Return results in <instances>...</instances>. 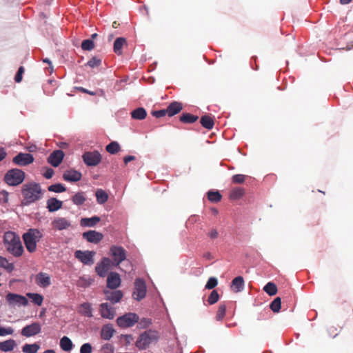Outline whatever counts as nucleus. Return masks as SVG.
Here are the masks:
<instances>
[{
    "instance_id": "nucleus-1",
    "label": "nucleus",
    "mask_w": 353,
    "mask_h": 353,
    "mask_svg": "<svg viewBox=\"0 0 353 353\" xmlns=\"http://www.w3.org/2000/svg\"><path fill=\"white\" fill-rule=\"evenodd\" d=\"M3 243L6 250L16 257L21 256L23 253L20 237L13 232H6L3 236Z\"/></svg>"
},
{
    "instance_id": "nucleus-2",
    "label": "nucleus",
    "mask_w": 353,
    "mask_h": 353,
    "mask_svg": "<svg viewBox=\"0 0 353 353\" xmlns=\"http://www.w3.org/2000/svg\"><path fill=\"white\" fill-rule=\"evenodd\" d=\"M21 193L26 204L34 203L41 198L42 191L39 183L32 182L23 185Z\"/></svg>"
},
{
    "instance_id": "nucleus-3",
    "label": "nucleus",
    "mask_w": 353,
    "mask_h": 353,
    "mask_svg": "<svg viewBox=\"0 0 353 353\" xmlns=\"http://www.w3.org/2000/svg\"><path fill=\"white\" fill-rule=\"evenodd\" d=\"M22 237L27 250L33 253L37 250V243L43 238V234L38 229L30 228Z\"/></svg>"
},
{
    "instance_id": "nucleus-4",
    "label": "nucleus",
    "mask_w": 353,
    "mask_h": 353,
    "mask_svg": "<svg viewBox=\"0 0 353 353\" xmlns=\"http://www.w3.org/2000/svg\"><path fill=\"white\" fill-rule=\"evenodd\" d=\"M159 334L154 330H147L142 333L136 341V346L139 350H145L150 344L157 341Z\"/></svg>"
},
{
    "instance_id": "nucleus-5",
    "label": "nucleus",
    "mask_w": 353,
    "mask_h": 353,
    "mask_svg": "<svg viewBox=\"0 0 353 353\" xmlns=\"http://www.w3.org/2000/svg\"><path fill=\"white\" fill-rule=\"evenodd\" d=\"M25 179V172L21 170L14 168L8 170L4 176V181L9 185L16 186Z\"/></svg>"
},
{
    "instance_id": "nucleus-6",
    "label": "nucleus",
    "mask_w": 353,
    "mask_h": 353,
    "mask_svg": "<svg viewBox=\"0 0 353 353\" xmlns=\"http://www.w3.org/2000/svg\"><path fill=\"white\" fill-rule=\"evenodd\" d=\"M139 321V316L134 313L125 314L117 319L120 327L126 328L133 326Z\"/></svg>"
},
{
    "instance_id": "nucleus-7",
    "label": "nucleus",
    "mask_w": 353,
    "mask_h": 353,
    "mask_svg": "<svg viewBox=\"0 0 353 353\" xmlns=\"http://www.w3.org/2000/svg\"><path fill=\"white\" fill-rule=\"evenodd\" d=\"M82 159L88 166H96L101 161V155L97 150L91 152H85L82 155Z\"/></svg>"
},
{
    "instance_id": "nucleus-8",
    "label": "nucleus",
    "mask_w": 353,
    "mask_h": 353,
    "mask_svg": "<svg viewBox=\"0 0 353 353\" xmlns=\"http://www.w3.org/2000/svg\"><path fill=\"white\" fill-rule=\"evenodd\" d=\"M145 283L142 279H137L134 281V290L133 292V297L137 301H141L146 295Z\"/></svg>"
},
{
    "instance_id": "nucleus-9",
    "label": "nucleus",
    "mask_w": 353,
    "mask_h": 353,
    "mask_svg": "<svg viewBox=\"0 0 353 353\" xmlns=\"http://www.w3.org/2000/svg\"><path fill=\"white\" fill-rule=\"evenodd\" d=\"M96 252L94 251H81L77 250L74 252V256L84 265H91L94 263V256Z\"/></svg>"
},
{
    "instance_id": "nucleus-10",
    "label": "nucleus",
    "mask_w": 353,
    "mask_h": 353,
    "mask_svg": "<svg viewBox=\"0 0 353 353\" xmlns=\"http://www.w3.org/2000/svg\"><path fill=\"white\" fill-rule=\"evenodd\" d=\"M110 252L117 265L126 259V251L121 246L112 245Z\"/></svg>"
},
{
    "instance_id": "nucleus-11",
    "label": "nucleus",
    "mask_w": 353,
    "mask_h": 353,
    "mask_svg": "<svg viewBox=\"0 0 353 353\" xmlns=\"http://www.w3.org/2000/svg\"><path fill=\"white\" fill-rule=\"evenodd\" d=\"M33 161L34 157L30 153H19L12 159V162L19 166L28 165L32 163Z\"/></svg>"
},
{
    "instance_id": "nucleus-12",
    "label": "nucleus",
    "mask_w": 353,
    "mask_h": 353,
    "mask_svg": "<svg viewBox=\"0 0 353 353\" xmlns=\"http://www.w3.org/2000/svg\"><path fill=\"white\" fill-rule=\"evenodd\" d=\"M6 298L9 304L12 305L26 306L28 303V301L25 296L17 294L8 293Z\"/></svg>"
},
{
    "instance_id": "nucleus-13",
    "label": "nucleus",
    "mask_w": 353,
    "mask_h": 353,
    "mask_svg": "<svg viewBox=\"0 0 353 353\" xmlns=\"http://www.w3.org/2000/svg\"><path fill=\"white\" fill-rule=\"evenodd\" d=\"M41 327L39 323H33L25 326L21 330V334L26 337H30L41 332Z\"/></svg>"
},
{
    "instance_id": "nucleus-14",
    "label": "nucleus",
    "mask_w": 353,
    "mask_h": 353,
    "mask_svg": "<svg viewBox=\"0 0 353 353\" xmlns=\"http://www.w3.org/2000/svg\"><path fill=\"white\" fill-rule=\"evenodd\" d=\"M99 312L102 318L108 319H113L116 314L114 308L108 303H103L100 305Z\"/></svg>"
},
{
    "instance_id": "nucleus-15",
    "label": "nucleus",
    "mask_w": 353,
    "mask_h": 353,
    "mask_svg": "<svg viewBox=\"0 0 353 353\" xmlns=\"http://www.w3.org/2000/svg\"><path fill=\"white\" fill-rule=\"evenodd\" d=\"M110 265V259L104 257L99 263L97 264L95 267V271L99 276L105 277L109 270Z\"/></svg>"
},
{
    "instance_id": "nucleus-16",
    "label": "nucleus",
    "mask_w": 353,
    "mask_h": 353,
    "mask_svg": "<svg viewBox=\"0 0 353 353\" xmlns=\"http://www.w3.org/2000/svg\"><path fill=\"white\" fill-rule=\"evenodd\" d=\"M65 154L61 150L52 152L48 158V162L53 167H58L62 162Z\"/></svg>"
},
{
    "instance_id": "nucleus-17",
    "label": "nucleus",
    "mask_w": 353,
    "mask_h": 353,
    "mask_svg": "<svg viewBox=\"0 0 353 353\" xmlns=\"http://www.w3.org/2000/svg\"><path fill=\"white\" fill-rule=\"evenodd\" d=\"M82 236L87 241L95 244L99 243L103 238L102 233L95 230L85 232L83 233Z\"/></svg>"
},
{
    "instance_id": "nucleus-18",
    "label": "nucleus",
    "mask_w": 353,
    "mask_h": 353,
    "mask_svg": "<svg viewBox=\"0 0 353 353\" xmlns=\"http://www.w3.org/2000/svg\"><path fill=\"white\" fill-rule=\"evenodd\" d=\"M121 285V278L118 273L112 272L109 273L107 277V287L112 290H115Z\"/></svg>"
},
{
    "instance_id": "nucleus-19",
    "label": "nucleus",
    "mask_w": 353,
    "mask_h": 353,
    "mask_svg": "<svg viewBox=\"0 0 353 353\" xmlns=\"http://www.w3.org/2000/svg\"><path fill=\"white\" fill-rule=\"evenodd\" d=\"M70 226V222L67 219L63 217H57L52 221V227L55 230H65Z\"/></svg>"
},
{
    "instance_id": "nucleus-20",
    "label": "nucleus",
    "mask_w": 353,
    "mask_h": 353,
    "mask_svg": "<svg viewBox=\"0 0 353 353\" xmlns=\"http://www.w3.org/2000/svg\"><path fill=\"white\" fill-rule=\"evenodd\" d=\"M82 174L75 170H68L64 172L63 178L66 181L77 182L81 180Z\"/></svg>"
},
{
    "instance_id": "nucleus-21",
    "label": "nucleus",
    "mask_w": 353,
    "mask_h": 353,
    "mask_svg": "<svg viewBox=\"0 0 353 353\" xmlns=\"http://www.w3.org/2000/svg\"><path fill=\"white\" fill-rule=\"evenodd\" d=\"M35 283L41 288H47L51 284L50 276L45 272H39L36 275Z\"/></svg>"
},
{
    "instance_id": "nucleus-22",
    "label": "nucleus",
    "mask_w": 353,
    "mask_h": 353,
    "mask_svg": "<svg viewBox=\"0 0 353 353\" xmlns=\"http://www.w3.org/2000/svg\"><path fill=\"white\" fill-rule=\"evenodd\" d=\"M104 294L106 296V299L110 301L112 303L119 302L123 297V292L121 290H104Z\"/></svg>"
},
{
    "instance_id": "nucleus-23",
    "label": "nucleus",
    "mask_w": 353,
    "mask_h": 353,
    "mask_svg": "<svg viewBox=\"0 0 353 353\" xmlns=\"http://www.w3.org/2000/svg\"><path fill=\"white\" fill-rule=\"evenodd\" d=\"M183 109L182 103L178 101H173L166 108V112L169 117H173L174 115L180 112Z\"/></svg>"
},
{
    "instance_id": "nucleus-24",
    "label": "nucleus",
    "mask_w": 353,
    "mask_h": 353,
    "mask_svg": "<svg viewBox=\"0 0 353 353\" xmlns=\"http://www.w3.org/2000/svg\"><path fill=\"white\" fill-rule=\"evenodd\" d=\"M244 279L241 276L235 277L231 284V289L234 292H241L244 288Z\"/></svg>"
},
{
    "instance_id": "nucleus-25",
    "label": "nucleus",
    "mask_w": 353,
    "mask_h": 353,
    "mask_svg": "<svg viewBox=\"0 0 353 353\" xmlns=\"http://www.w3.org/2000/svg\"><path fill=\"white\" fill-rule=\"evenodd\" d=\"M63 202L56 198H50L47 201V208L50 212H55L62 208Z\"/></svg>"
},
{
    "instance_id": "nucleus-26",
    "label": "nucleus",
    "mask_w": 353,
    "mask_h": 353,
    "mask_svg": "<svg viewBox=\"0 0 353 353\" xmlns=\"http://www.w3.org/2000/svg\"><path fill=\"white\" fill-rule=\"evenodd\" d=\"M128 43L124 37H118L114 42L113 50L117 55L122 54V48L127 46Z\"/></svg>"
},
{
    "instance_id": "nucleus-27",
    "label": "nucleus",
    "mask_w": 353,
    "mask_h": 353,
    "mask_svg": "<svg viewBox=\"0 0 353 353\" xmlns=\"http://www.w3.org/2000/svg\"><path fill=\"white\" fill-rule=\"evenodd\" d=\"M78 312L85 316L92 317V307L90 303H83L79 306Z\"/></svg>"
},
{
    "instance_id": "nucleus-28",
    "label": "nucleus",
    "mask_w": 353,
    "mask_h": 353,
    "mask_svg": "<svg viewBox=\"0 0 353 353\" xmlns=\"http://www.w3.org/2000/svg\"><path fill=\"white\" fill-rule=\"evenodd\" d=\"M114 332V330L112 325L108 324L103 326L101 331V337L104 340H110Z\"/></svg>"
},
{
    "instance_id": "nucleus-29",
    "label": "nucleus",
    "mask_w": 353,
    "mask_h": 353,
    "mask_svg": "<svg viewBox=\"0 0 353 353\" xmlns=\"http://www.w3.org/2000/svg\"><path fill=\"white\" fill-rule=\"evenodd\" d=\"M100 217L97 216L91 218H82L81 219V225L84 227H94L100 221Z\"/></svg>"
},
{
    "instance_id": "nucleus-30",
    "label": "nucleus",
    "mask_w": 353,
    "mask_h": 353,
    "mask_svg": "<svg viewBox=\"0 0 353 353\" xmlns=\"http://www.w3.org/2000/svg\"><path fill=\"white\" fill-rule=\"evenodd\" d=\"M132 119L136 120H143L147 116V112L143 108H138L130 113Z\"/></svg>"
},
{
    "instance_id": "nucleus-31",
    "label": "nucleus",
    "mask_w": 353,
    "mask_h": 353,
    "mask_svg": "<svg viewBox=\"0 0 353 353\" xmlns=\"http://www.w3.org/2000/svg\"><path fill=\"white\" fill-rule=\"evenodd\" d=\"M200 123L203 128L208 130L212 129L214 125V119L210 115H204L201 117Z\"/></svg>"
},
{
    "instance_id": "nucleus-32",
    "label": "nucleus",
    "mask_w": 353,
    "mask_h": 353,
    "mask_svg": "<svg viewBox=\"0 0 353 353\" xmlns=\"http://www.w3.org/2000/svg\"><path fill=\"white\" fill-rule=\"evenodd\" d=\"M245 194V190L243 188L236 187L231 190L229 198L231 200H237L241 199Z\"/></svg>"
},
{
    "instance_id": "nucleus-33",
    "label": "nucleus",
    "mask_w": 353,
    "mask_h": 353,
    "mask_svg": "<svg viewBox=\"0 0 353 353\" xmlns=\"http://www.w3.org/2000/svg\"><path fill=\"white\" fill-rule=\"evenodd\" d=\"M16 346V342L13 339H9L0 343V350L3 352L12 351Z\"/></svg>"
},
{
    "instance_id": "nucleus-34",
    "label": "nucleus",
    "mask_w": 353,
    "mask_h": 353,
    "mask_svg": "<svg viewBox=\"0 0 353 353\" xmlns=\"http://www.w3.org/2000/svg\"><path fill=\"white\" fill-rule=\"evenodd\" d=\"M0 268L10 273L14 270V265L9 263L6 258L0 256Z\"/></svg>"
},
{
    "instance_id": "nucleus-35",
    "label": "nucleus",
    "mask_w": 353,
    "mask_h": 353,
    "mask_svg": "<svg viewBox=\"0 0 353 353\" xmlns=\"http://www.w3.org/2000/svg\"><path fill=\"white\" fill-rule=\"evenodd\" d=\"M199 119V117L190 113H183L180 117V121L183 123H193Z\"/></svg>"
},
{
    "instance_id": "nucleus-36",
    "label": "nucleus",
    "mask_w": 353,
    "mask_h": 353,
    "mask_svg": "<svg viewBox=\"0 0 353 353\" xmlns=\"http://www.w3.org/2000/svg\"><path fill=\"white\" fill-rule=\"evenodd\" d=\"M72 342L68 336H63L61 339L60 347L63 350L69 352L72 350Z\"/></svg>"
},
{
    "instance_id": "nucleus-37",
    "label": "nucleus",
    "mask_w": 353,
    "mask_h": 353,
    "mask_svg": "<svg viewBox=\"0 0 353 353\" xmlns=\"http://www.w3.org/2000/svg\"><path fill=\"white\" fill-rule=\"evenodd\" d=\"M97 201L99 204L105 203L108 199V194L102 189H98L95 192Z\"/></svg>"
},
{
    "instance_id": "nucleus-38",
    "label": "nucleus",
    "mask_w": 353,
    "mask_h": 353,
    "mask_svg": "<svg viewBox=\"0 0 353 353\" xmlns=\"http://www.w3.org/2000/svg\"><path fill=\"white\" fill-rule=\"evenodd\" d=\"M72 201L74 204L81 205L86 201L85 194L83 192H77L72 197Z\"/></svg>"
},
{
    "instance_id": "nucleus-39",
    "label": "nucleus",
    "mask_w": 353,
    "mask_h": 353,
    "mask_svg": "<svg viewBox=\"0 0 353 353\" xmlns=\"http://www.w3.org/2000/svg\"><path fill=\"white\" fill-rule=\"evenodd\" d=\"M27 296L29 297L32 302L34 304L40 306L42 305L43 301V296L37 293H28Z\"/></svg>"
},
{
    "instance_id": "nucleus-40",
    "label": "nucleus",
    "mask_w": 353,
    "mask_h": 353,
    "mask_svg": "<svg viewBox=\"0 0 353 353\" xmlns=\"http://www.w3.org/2000/svg\"><path fill=\"white\" fill-rule=\"evenodd\" d=\"M263 290L270 296H274L277 293V287L272 282H268L263 288Z\"/></svg>"
},
{
    "instance_id": "nucleus-41",
    "label": "nucleus",
    "mask_w": 353,
    "mask_h": 353,
    "mask_svg": "<svg viewBox=\"0 0 353 353\" xmlns=\"http://www.w3.org/2000/svg\"><path fill=\"white\" fill-rule=\"evenodd\" d=\"M105 150L110 154H114L121 150V147L117 141H112L106 145Z\"/></svg>"
},
{
    "instance_id": "nucleus-42",
    "label": "nucleus",
    "mask_w": 353,
    "mask_h": 353,
    "mask_svg": "<svg viewBox=\"0 0 353 353\" xmlns=\"http://www.w3.org/2000/svg\"><path fill=\"white\" fill-rule=\"evenodd\" d=\"M222 196L219 191L210 190L208 192V199L212 203H217L221 200Z\"/></svg>"
},
{
    "instance_id": "nucleus-43",
    "label": "nucleus",
    "mask_w": 353,
    "mask_h": 353,
    "mask_svg": "<svg viewBox=\"0 0 353 353\" xmlns=\"http://www.w3.org/2000/svg\"><path fill=\"white\" fill-rule=\"evenodd\" d=\"M39 349V345L37 343L25 344L22 347V350L25 353H37Z\"/></svg>"
},
{
    "instance_id": "nucleus-44",
    "label": "nucleus",
    "mask_w": 353,
    "mask_h": 353,
    "mask_svg": "<svg viewBox=\"0 0 353 353\" xmlns=\"http://www.w3.org/2000/svg\"><path fill=\"white\" fill-rule=\"evenodd\" d=\"M48 190L50 192L60 193V192H65L66 190V188L61 183H56V184L50 185L48 188Z\"/></svg>"
},
{
    "instance_id": "nucleus-45",
    "label": "nucleus",
    "mask_w": 353,
    "mask_h": 353,
    "mask_svg": "<svg viewBox=\"0 0 353 353\" xmlns=\"http://www.w3.org/2000/svg\"><path fill=\"white\" fill-rule=\"evenodd\" d=\"M281 300L280 297H276L270 303V307L274 312H278L281 309Z\"/></svg>"
},
{
    "instance_id": "nucleus-46",
    "label": "nucleus",
    "mask_w": 353,
    "mask_h": 353,
    "mask_svg": "<svg viewBox=\"0 0 353 353\" xmlns=\"http://www.w3.org/2000/svg\"><path fill=\"white\" fill-rule=\"evenodd\" d=\"M81 48L83 50H92L94 48V43L92 39L83 40L81 43Z\"/></svg>"
},
{
    "instance_id": "nucleus-47",
    "label": "nucleus",
    "mask_w": 353,
    "mask_h": 353,
    "mask_svg": "<svg viewBox=\"0 0 353 353\" xmlns=\"http://www.w3.org/2000/svg\"><path fill=\"white\" fill-rule=\"evenodd\" d=\"M225 311H226V306L225 304H220L216 312V319L217 321L222 320L225 315Z\"/></svg>"
},
{
    "instance_id": "nucleus-48",
    "label": "nucleus",
    "mask_w": 353,
    "mask_h": 353,
    "mask_svg": "<svg viewBox=\"0 0 353 353\" xmlns=\"http://www.w3.org/2000/svg\"><path fill=\"white\" fill-rule=\"evenodd\" d=\"M219 299V295L216 290H213L208 299V302L210 305H213L216 303Z\"/></svg>"
},
{
    "instance_id": "nucleus-49",
    "label": "nucleus",
    "mask_w": 353,
    "mask_h": 353,
    "mask_svg": "<svg viewBox=\"0 0 353 353\" xmlns=\"http://www.w3.org/2000/svg\"><path fill=\"white\" fill-rule=\"evenodd\" d=\"M218 285V280L215 277H210L205 286V289L212 290Z\"/></svg>"
},
{
    "instance_id": "nucleus-50",
    "label": "nucleus",
    "mask_w": 353,
    "mask_h": 353,
    "mask_svg": "<svg viewBox=\"0 0 353 353\" xmlns=\"http://www.w3.org/2000/svg\"><path fill=\"white\" fill-rule=\"evenodd\" d=\"M101 64V60L97 57H92L86 63L87 65L92 68L95 67H99Z\"/></svg>"
},
{
    "instance_id": "nucleus-51",
    "label": "nucleus",
    "mask_w": 353,
    "mask_h": 353,
    "mask_svg": "<svg viewBox=\"0 0 353 353\" xmlns=\"http://www.w3.org/2000/svg\"><path fill=\"white\" fill-rule=\"evenodd\" d=\"M246 176L243 174H235L232 176V181L234 183L241 184L245 180Z\"/></svg>"
},
{
    "instance_id": "nucleus-52",
    "label": "nucleus",
    "mask_w": 353,
    "mask_h": 353,
    "mask_svg": "<svg viewBox=\"0 0 353 353\" xmlns=\"http://www.w3.org/2000/svg\"><path fill=\"white\" fill-rule=\"evenodd\" d=\"M92 347L90 343H84L80 348V353H92Z\"/></svg>"
},
{
    "instance_id": "nucleus-53",
    "label": "nucleus",
    "mask_w": 353,
    "mask_h": 353,
    "mask_svg": "<svg viewBox=\"0 0 353 353\" xmlns=\"http://www.w3.org/2000/svg\"><path fill=\"white\" fill-rule=\"evenodd\" d=\"M24 72V68L23 67L21 66L19 67L16 75H15V77H14V80L17 83H19L22 80V75H23V73Z\"/></svg>"
},
{
    "instance_id": "nucleus-54",
    "label": "nucleus",
    "mask_w": 353,
    "mask_h": 353,
    "mask_svg": "<svg viewBox=\"0 0 353 353\" xmlns=\"http://www.w3.org/2000/svg\"><path fill=\"white\" fill-rule=\"evenodd\" d=\"M152 114L157 118H160L165 116L166 114H168V113L166 112V109H163L160 110L153 111L152 112Z\"/></svg>"
},
{
    "instance_id": "nucleus-55",
    "label": "nucleus",
    "mask_w": 353,
    "mask_h": 353,
    "mask_svg": "<svg viewBox=\"0 0 353 353\" xmlns=\"http://www.w3.org/2000/svg\"><path fill=\"white\" fill-rule=\"evenodd\" d=\"M102 351L104 353H113L114 352V347L110 343H106L102 347Z\"/></svg>"
},
{
    "instance_id": "nucleus-56",
    "label": "nucleus",
    "mask_w": 353,
    "mask_h": 353,
    "mask_svg": "<svg viewBox=\"0 0 353 353\" xmlns=\"http://www.w3.org/2000/svg\"><path fill=\"white\" fill-rule=\"evenodd\" d=\"M13 333V330L11 327H0V336H6L8 334H12Z\"/></svg>"
},
{
    "instance_id": "nucleus-57",
    "label": "nucleus",
    "mask_w": 353,
    "mask_h": 353,
    "mask_svg": "<svg viewBox=\"0 0 353 353\" xmlns=\"http://www.w3.org/2000/svg\"><path fill=\"white\" fill-rule=\"evenodd\" d=\"M54 172L52 168H46L45 172L43 174V176L46 179H51L54 174Z\"/></svg>"
},
{
    "instance_id": "nucleus-58",
    "label": "nucleus",
    "mask_w": 353,
    "mask_h": 353,
    "mask_svg": "<svg viewBox=\"0 0 353 353\" xmlns=\"http://www.w3.org/2000/svg\"><path fill=\"white\" fill-rule=\"evenodd\" d=\"M208 236L212 239H215L218 237L219 233L216 229H212L211 231L208 232Z\"/></svg>"
},
{
    "instance_id": "nucleus-59",
    "label": "nucleus",
    "mask_w": 353,
    "mask_h": 353,
    "mask_svg": "<svg viewBox=\"0 0 353 353\" xmlns=\"http://www.w3.org/2000/svg\"><path fill=\"white\" fill-rule=\"evenodd\" d=\"M135 159H136V157L134 156L128 155V156H125L123 158V161H124L125 164L126 165L128 163L135 160Z\"/></svg>"
},
{
    "instance_id": "nucleus-60",
    "label": "nucleus",
    "mask_w": 353,
    "mask_h": 353,
    "mask_svg": "<svg viewBox=\"0 0 353 353\" xmlns=\"http://www.w3.org/2000/svg\"><path fill=\"white\" fill-rule=\"evenodd\" d=\"M6 157V152L3 148H0V161H2Z\"/></svg>"
},
{
    "instance_id": "nucleus-61",
    "label": "nucleus",
    "mask_w": 353,
    "mask_h": 353,
    "mask_svg": "<svg viewBox=\"0 0 353 353\" xmlns=\"http://www.w3.org/2000/svg\"><path fill=\"white\" fill-rule=\"evenodd\" d=\"M352 1V0H340V3L344 5L350 3Z\"/></svg>"
},
{
    "instance_id": "nucleus-62",
    "label": "nucleus",
    "mask_w": 353,
    "mask_h": 353,
    "mask_svg": "<svg viewBox=\"0 0 353 353\" xmlns=\"http://www.w3.org/2000/svg\"><path fill=\"white\" fill-rule=\"evenodd\" d=\"M81 90L83 92H85V93H88L90 94V95H94V93L93 92H90V91H88L84 88H81Z\"/></svg>"
},
{
    "instance_id": "nucleus-63",
    "label": "nucleus",
    "mask_w": 353,
    "mask_h": 353,
    "mask_svg": "<svg viewBox=\"0 0 353 353\" xmlns=\"http://www.w3.org/2000/svg\"><path fill=\"white\" fill-rule=\"evenodd\" d=\"M119 26V23L117 21H114L112 23V28H117Z\"/></svg>"
},
{
    "instance_id": "nucleus-64",
    "label": "nucleus",
    "mask_w": 353,
    "mask_h": 353,
    "mask_svg": "<svg viewBox=\"0 0 353 353\" xmlns=\"http://www.w3.org/2000/svg\"><path fill=\"white\" fill-rule=\"evenodd\" d=\"M43 353H56V352L53 350H47L44 351Z\"/></svg>"
}]
</instances>
